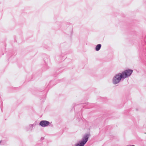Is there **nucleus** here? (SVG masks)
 Wrapping results in <instances>:
<instances>
[{
    "instance_id": "7",
    "label": "nucleus",
    "mask_w": 146,
    "mask_h": 146,
    "mask_svg": "<svg viewBox=\"0 0 146 146\" xmlns=\"http://www.w3.org/2000/svg\"><path fill=\"white\" fill-rule=\"evenodd\" d=\"M130 146H135V145H131Z\"/></svg>"
},
{
    "instance_id": "5",
    "label": "nucleus",
    "mask_w": 146,
    "mask_h": 146,
    "mask_svg": "<svg viewBox=\"0 0 146 146\" xmlns=\"http://www.w3.org/2000/svg\"><path fill=\"white\" fill-rule=\"evenodd\" d=\"M36 124L34 123L33 124H30L28 126L25 128V129L27 131H31L33 129L34 127L35 126Z\"/></svg>"
},
{
    "instance_id": "3",
    "label": "nucleus",
    "mask_w": 146,
    "mask_h": 146,
    "mask_svg": "<svg viewBox=\"0 0 146 146\" xmlns=\"http://www.w3.org/2000/svg\"><path fill=\"white\" fill-rule=\"evenodd\" d=\"M133 72L132 70L128 69L120 73L123 80L130 77Z\"/></svg>"
},
{
    "instance_id": "1",
    "label": "nucleus",
    "mask_w": 146,
    "mask_h": 146,
    "mask_svg": "<svg viewBox=\"0 0 146 146\" xmlns=\"http://www.w3.org/2000/svg\"><path fill=\"white\" fill-rule=\"evenodd\" d=\"M90 136L89 134H85L83 136L81 140L79 143L75 144L74 146H84L87 142Z\"/></svg>"
},
{
    "instance_id": "4",
    "label": "nucleus",
    "mask_w": 146,
    "mask_h": 146,
    "mask_svg": "<svg viewBox=\"0 0 146 146\" xmlns=\"http://www.w3.org/2000/svg\"><path fill=\"white\" fill-rule=\"evenodd\" d=\"M50 124L49 122L46 120H43L41 121L39 123V125L42 127H46Z\"/></svg>"
},
{
    "instance_id": "6",
    "label": "nucleus",
    "mask_w": 146,
    "mask_h": 146,
    "mask_svg": "<svg viewBox=\"0 0 146 146\" xmlns=\"http://www.w3.org/2000/svg\"><path fill=\"white\" fill-rule=\"evenodd\" d=\"M101 47V45L100 44H99L96 45V47L95 49L96 51H99Z\"/></svg>"
},
{
    "instance_id": "2",
    "label": "nucleus",
    "mask_w": 146,
    "mask_h": 146,
    "mask_svg": "<svg viewBox=\"0 0 146 146\" xmlns=\"http://www.w3.org/2000/svg\"><path fill=\"white\" fill-rule=\"evenodd\" d=\"M122 76L120 73L116 74L112 79V83L114 85H116L119 84L121 80H123Z\"/></svg>"
}]
</instances>
